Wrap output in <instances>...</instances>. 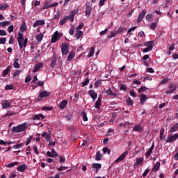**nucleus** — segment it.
<instances>
[{
    "label": "nucleus",
    "mask_w": 178,
    "mask_h": 178,
    "mask_svg": "<svg viewBox=\"0 0 178 178\" xmlns=\"http://www.w3.org/2000/svg\"><path fill=\"white\" fill-rule=\"evenodd\" d=\"M17 41H18L19 49H22L23 47H24V51L26 47H27V42H29V39L27 38L24 39V35H23V33H19L18 37H17Z\"/></svg>",
    "instance_id": "f257e3e1"
},
{
    "label": "nucleus",
    "mask_w": 178,
    "mask_h": 178,
    "mask_svg": "<svg viewBox=\"0 0 178 178\" xmlns=\"http://www.w3.org/2000/svg\"><path fill=\"white\" fill-rule=\"evenodd\" d=\"M27 122H24V124H19L17 127H13L12 129L13 133H22V131H26L27 130Z\"/></svg>",
    "instance_id": "f03ea898"
},
{
    "label": "nucleus",
    "mask_w": 178,
    "mask_h": 178,
    "mask_svg": "<svg viewBox=\"0 0 178 178\" xmlns=\"http://www.w3.org/2000/svg\"><path fill=\"white\" fill-rule=\"evenodd\" d=\"M49 95H51V92L48 91H42L39 93L37 101H42L43 98H47V97H49Z\"/></svg>",
    "instance_id": "7ed1b4c3"
},
{
    "label": "nucleus",
    "mask_w": 178,
    "mask_h": 178,
    "mask_svg": "<svg viewBox=\"0 0 178 178\" xmlns=\"http://www.w3.org/2000/svg\"><path fill=\"white\" fill-rule=\"evenodd\" d=\"M61 52L62 55H67L69 54V44L67 43H62Z\"/></svg>",
    "instance_id": "20e7f679"
},
{
    "label": "nucleus",
    "mask_w": 178,
    "mask_h": 178,
    "mask_svg": "<svg viewBox=\"0 0 178 178\" xmlns=\"http://www.w3.org/2000/svg\"><path fill=\"white\" fill-rule=\"evenodd\" d=\"M51 3V1H47L44 3V6L42 7V9H49V8H55V6H58V3Z\"/></svg>",
    "instance_id": "39448f33"
},
{
    "label": "nucleus",
    "mask_w": 178,
    "mask_h": 178,
    "mask_svg": "<svg viewBox=\"0 0 178 178\" xmlns=\"http://www.w3.org/2000/svg\"><path fill=\"white\" fill-rule=\"evenodd\" d=\"M178 138V134H175V135H170L168 137L165 143H170V144H172V143H175L176 140Z\"/></svg>",
    "instance_id": "423d86ee"
},
{
    "label": "nucleus",
    "mask_w": 178,
    "mask_h": 178,
    "mask_svg": "<svg viewBox=\"0 0 178 178\" xmlns=\"http://www.w3.org/2000/svg\"><path fill=\"white\" fill-rule=\"evenodd\" d=\"M56 60H58V57H56V53L54 52L51 60L50 67H51V69H54V67L56 66Z\"/></svg>",
    "instance_id": "0eeeda50"
},
{
    "label": "nucleus",
    "mask_w": 178,
    "mask_h": 178,
    "mask_svg": "<svg viewBox=\"0 0 178 178\" xmlns=\"http://www.w3.org/2000/svg\"><path fill=\"white\" fill-rule=\"evenodd\" d=\"M59 38V32L57 31H56L51 39V44H54V42H56V41H58V39Z\"/></svg>",
    "instance_id": "6e6552de"
},
{
    "label": "nucleus",
    "mask_w": 178,
    "mask_h": 178,
    "mask_svg": "<svg viewBox=\"0 0 178 178\" xmlns=\"http://www.w3.org/2000/svg\"><path fill=\"white\" fill-rule=\"evenodd\" d=\"M129 155V152L126 151L125 152H124L123 154H122L120 155V156H119L118 158V159L115 160V163H118L120 162V161H123L124 160V158H126V156Z\"/></svg>",
    "instance_id": "1a4fd4ad"
},
{
    "label": "nucleus",
    "mask_w": 178,
    "mask_h": 178,
    "mask_svg": "<svg viewBox=\"0 0 178 178\" xmlns=\"http://www.w3.org/2000/svg\"><path fill=\"white\" fill-rule=\"evenodd\" d=\"M45 24V21L44 20H36L33 24V27L35 29V27H38V26H44Z\"/></svg>",
    "instance_id": "9d476101"
},
{
    "label": "nucleus",
    "mask_w": 178,
    "mask_h": 178,
    "mask_svg": "<svg viewBox=\"0 0 178 178\" xmlns=\"http://www.w3.org/2000/svg\"><path fill=\"white\" fill-rule=\"evenodd\" d=\"M145 17V10H143L141 13L139 14V16L137 19V22L138 23H141L143 22V19Z\"/></svg>",
    "instance_id": "9b49d317"
},
{
    "label": "nucleus",
    "mask_w": 178,
    "mask_h": 178,
    "mask_svg": "<svg viewBox=\"0 0 178 178\" xmlns=\"http://www.w3.org/2000/svg\"><path fill=\"white\" fill-rule=\"evenodd\" d=\"M91 10H92L91 6L87 5L86 7V16L87 17H90V16H91Z\"/></svg>",
    "instance_id": "f8f14e48"
},
{
    "label": "nucleus",
    "mask_w": 178,
    "mask_h": 178,
    "mask_svg": "<svg viewBox=\"0 0 178 178\" xmlns=\"http://www.w3.org/2000/svg\"><path fill=\"white\" fill-rule=\"evenodd\" d=\"M88 94L90 95L93 101H95L97 99V97H98V94L92 90H89Z\"/></svg>",
    "instance_id": "ddd939ff"
},
{
    "label": "nucleus",
    "mask_w": 178,
    "mask_h": 178,
    "mask_svg": "<svg viewBox=\"0 0 178 178\" xmlns=\"http://www.w3.org/2000/svg\"><path fill=\"white\" fill-rule=\"evenodd\" d=\"M67 104H69V102L67 101V99H64L59 104L58 107L60 108V109H65Z\"/></svg>",
    "instance_id": "4468645a"
},
{
    "label": "nucleus",
    "mask_w": 178,
    "mask_h": 178,
    "mask_svg": "<svg viewBox=\"0 0 178 178\" xmlns=\"http://www.w3.org/2000/svg\"><path fill=\"white\" fill-rule=\"evenodd\" d=\"M101 104H102V97L99 96L95 102V108L96 109H99L101 108Z\"/></svg>",
    "instance_id": "2eb2a0df"
},
{
    "label": "nucleus",
    "mask_w": 178,
    "mask_h": 178,
    "mask_svg": "<svg viewBox=\"0 0 178 178\" xmlns=\"http://www.w3.org/2000/svg\"><path fill=\"white\" fill-rule=\"evenodd\" d=\"M42 66H44L42 63H38V64L35 65L34 70H33V73H37V72H38V70H40V69H41V67H42Z\"/></svg>",
    "instance_id": "dca6fc26"
},
{
    "label": "nucleus",
    "mask_w": 178,
    "mask_h": 178,
    "mask_svg": "<svg viewBox=\"0 0 178 178\" xmlns=\"http://www.w3.org/2000/svg\"><path fill=\"white\" fill-rule=\"evenodd\" d=\"M106 94H107V95H111L112 97H118V95H119L118 92H113L111 88L106 90Z\"/></svg>",
    "instance_id": "f3484780"
},
{
    "label": "nucleus",
    "mask_w": 178,
    "mask_h": 178,
    "mask_svg": "<svg viewBox=\"0 0 178 178\" xmlns=\"http://www.w3.org/2000/svg\"><path fill=\"white\" fill-rule=\"evenodd\" d=\"M154 41L153 40H150V41L144 42L143 45L145 47H147V48H151L152 49V48H154Z\"/></svg>",
    "instance_id": "a211bd4d"
},
{
    "label": "nucleus",
    "mask_w": 178,
    "mask_h": 178,
    "mask_svg": "<svg viewBox=\"0 0 178 178\" xmlns=\"http://www.w3.org/2000/svg\"><path fill=\"white\" fill-rule=\"evenodd\" d=\"M154 148H155V145L154 143L152 144V146L149 149V150L146 152L145 155L147 157L151 156V154H152V151L154 150Z\"/></svg>",
    "instance_id": "6ab92c4d"
},
{
    "label": "nucleus",
    "mask_w": 178,
    "mask_h": 178,
    "mask_svg": "<svg viewBox=\"0 0 178 178\" xmlns=\"http://www.w3.org/2000/svg\"><path fill=\"white\" fill-rule=\"evenodd\" d=\"M154 148H155V145L154 143L152 144V146L149 149V150L146 152L145 155L147 157L151 156V154H152V151L154 150Z\"/></svg>",
    "instance_id": "aec40b11"
},
{
    "label": "nucleus",
    "mask_w": 178,
    "mask_h": 178,
    "mask_svg": "<svg viewBox=\"0 0 178 178\" xmlns=\"http://www.w3.org/2000/svg\"><path fill=\"white\" fill-rule=\"evenodd\" d=\"M148 99V97H147V95L145 94H141L140 96V104H144L147 100Z\"/></svg>",
    "instance_id": "412c9836"
},
{
    "label": "nucleus",
    "mask_w": 178,
    "mask_h": 178,
    "mask_svg": "<svg viewBox=\"0 0 178 178\" xmlns=\"http://www.w3.org/2000/svg\"><path fill=\"white\" fill-rule=\"evenodd\" d=\"M44 115L40 113V114H36L34 115L33 119L34 120H43L44 119Z\"/></svg>",
    "instance_id": "4be33fe9"
},
{
    "label": "nucleus",
    "mask_w": 178,
    "mask_h": 178,
    "mask_svg": "<svg viewBox=\"0 0 178 178\" xmlns=\"http://www.w3.org/2000/svg\"><path fill=\"white\" fill-rule=\"evenodd\" d=\"M26 169H27V165L26 164H22L19 166L17 167V170L18 172H24V170H26Z\"/></svg>",
    "instance_id": "5701e85b"
},
{
    "label": "nucleus",
    "mask_w": 178,
    "mask_h": 178,
    "mask_svg": "<svg viewBox=\"0 0 178 178\" xmlns=\"http://www.w3.org/2000/svg\"><path fill=\"white\" fill-rule=\"evenodd\" d=\"M74 55H75L74 51H70L67 58V62H70L71 60H73V59L74 58Z\"/></svg>",
    "instance_id": "b1692460"
},
{
    "label": "nucleus",
    "mask_w": 178,
    "mask_h": 178,
    "mask_svg": "<svg viewBox=\"0 0 178 178\" xmlns=\"http://www.w3.org/2000/svg\"><path fill=\"white\" fill-rule=\"evenodd\" d=\"M3 109H7V108L10 107V103L9 102L3 100L1 103Z\"/></svg>",
    "instance_id": "393cba45"
},
{
    "label": "nucleus",
    "mask_w": 178,
    "mask_h": 178,
    "mask_svg": "<svg viewBox=\"0 0 178 178\" xmlns=\"http://www.w3.org/2000/svg\"><path fill=\"white\" fill-rule=\"evenodd\" d=\"M42 38H44V34L42 33L37 34L35 36L37 42H41V41H42Z\"/></svg>",
    "instance_id": "a878e982"
},
{
    "label": "nucleus",
    "mask_w": 178,
    "mask_h": 178,
    "mask_svg": "<svg viewBox=\"0 0 178 178\" xmlns=\"http://www.w3.org/2000/svg\"><path fill=\"white\" fill-rule=\"evenodd\" d=\"M102 167V165H101V163H94L92 164V168H93V169H95V170L96 172H98V170H99V169H101Z\"/></svg>",
    "instance_id": "bb28decb"
},
{
    "label": "nucleus",
    "mask_w": 178,
    "mask_h": 178,
    "mask_svg": "<svg viewBox=\"0 0 178 178\" xmlns=\"http://www.w3.org/2000/svg\"><path fill=\"white\" fill-rule=\"evenodd\" d=\"M159 168H161V162L159 161L154 165L152 170V172H158Z\"/></svg>",
    "instance_id": "cd10ccee"
},
{
    "label": "nucleus",
    "mask_w": 178,
    "mask_h": 178,
    "mask_svg": "<svg viewBox=\"0 0 178 178\" xmlns=\"http://www.w3.org/2000/svg\"><path fill=\"white\" fill-rule=\"evenodd\" d=\"M13 67L15 69H19V67H20V64H19V58H15L14 60Z\"/></svg>",
    "instance_id": "c85d7f7f"
},
{
    "label": "nucleus",
    "mask_w": 178,
    "mask_h": 178,
    "mask_svg": "<svg viewBox=\"0 0 178 178\" xmlns=\"http://www.w3.org/2000/svg\"><path fill=\"white\" fill-rule=\"evenodd\" d=\"M178 129V123L175 124L173 127L170 128L169 130V133H175V131H177Z\"/></svg>",
    "instance_id": "c756f323"
},
{
    "label": "nucleus",
    "mask_w": 178,
    "mask_h": 178,
    "mask_svg": "<svg viewBox=\"0 0 178 178\" xmlns=\"http://www.w3.org/2000/svg\"><path fill=\"white\" fill-rule=\"evenodd\" d=\"M102 159V154H101V152H97L96 156H95V160L96 161H101Z\"/></svg>",
    "instance_id": "7c9ffc66"
},
{
    "label": "nucleus",
    "mask_w": 178,
    "mask_h": 178,
    "mask_svg": "<svg viewBox=\"0 0 178 178\" xmlns=\"http://www.w3.org/2000/svg\"><path fill=\"white\" fill-rule=\"evenodd\" d=\"M81 35H83V31H78L75 33V38L76 40H80Z\"/></svg>",
    "instance_id": "2f4dec72"
},
{
    "label": "nucleus",
    "mask_w": 178,
    "mask_h": 178,
    "mask_svg": "<svg viewBox=\"0 0 178 178\" xmlns=\"http://www.w3.org/2000/svg\"><path fill=\"white\" fill-rule=\"evenodd\" d=\"M67 20H69V17L65 16L63 19L60 21V26H63V24H65Z\"/></svg>",
    "instance_id": "473e14b6"
},
{
    "label": "nucleus",
    "mask_w": 178,
    "mask_h": 178,
    "mask_svg": "<svg viewBox=\"0 0 178 178\" xmlns=\"http://www.w3.org/2000/svg\"><path fill=\"white\" fill-rule=\"evenodd\" d=\"M10 69H12V67L9 65L6 69L3 70L2 74L3 77H5V76H6L9 73V71L10 70Z\"/></svg>",
    "instance_id": "72a5a7b5"
},
{
    "label": "nucleus",
    "mask_w": 178,
    "mask_h": 178,
    "mask_svg": "<svg viewBox=\"0 0 178 178\" xmlns=\"http://www.w3.org/2000/svg\"><path fill=\"white\" fill-rule=\"evenodd\" d=\"M94 54H95V47H92L90 49V51L89 52L88 54V58H91L92 56H94Z\"/></svg>",
    "instance_id": "f704fd0d"
},
{
    "label": "nucleus",
    "mask_w": 178,
    "mask_h": 178,
    "mask_svg": "<svg viewBox=\"0 0 178 178\" xmlns=\"http://www.w3.org/2000/svg\"><path fill=\"white\" fill-rule=\"evenodd\" d=\"M26 27H27L26 22H23L19 29L21 33H24V31H26Z\"/></svg>",
    "instance_id": "c9c22d12"
},
{
    "label": "nucleus",
    "mask_w": 178,
    "mask_h": 178,
    "mask_svg": "<svg viewBox=\"0 0 178 178\" xmlns=\"http://www.w3.org/2000/svg\"><path fill=\"white\" fill-rule=\"evenodd\" d=\"M81 115L82 116L83 120L84 122H87V120H88V118H87V113H86V111H83V112L81 113Z\"/></svg>",
    "instance_id": "e433bc0d"
},
{
    "label": "nucleus",
    "mask_w": 178,
    "mask_h": 178,
    "mask_svg": "<svg viewBox=\"0 0 178 178\" xmlns=\"http://www.w3.org/2000/svg\"><path fill=\"white\" fill-rule=\"evenodd\" d=\"M144 161V159L143 158L140 159H136V162L135 163V166H137L138 165H141L143 162Z\"/></svg>",
    "instance_id": "4c0bfd02"
},
{
    "label": "nucleus",
    "mask_w": 178,
    "mask_h": 178,
    "mask_svg": "<svg viewBox=\"0 0 178 178\" xmlns=\"http://www.w3.org/2000/svg\"><path fill=\"white\" fill-rule=\"evenodd\" d=\"M141 130H143V128L140 125H136L133 129L134 131H141Z\"/></svg>",
    "instance_id": "58836bf2"
},
{
    "label": "nucleus",
    "mask_w": 178,
    "mask_h": 178,
    "mask_svg": "<svg viewBox=\"0 0 178 178\" xmlns=\"http://www.w3.org/2000/svg\"><path fill=\"white\" fill-rule=\"evenodd\" d=\"M147 90H148V88L145 86H142L138 89V92H139L140 94L141 92H144V91H147Z\"/></svg>",
    "instance_id": "ea45409f"
},
{
    "label": "nucleus",
    "mask_w": 178,
    "mask_h": 178,
    "mask_svg": "<svg viewBox=\"0 0 178 178\" xmlns=\"http://www.w3.org/2000/svg\"><path fill=\"white\" fill-rule=\"evenodd\" d=\"M7 8H9L8 4H0V10H6Z\"/></svg>",
    "instance_id": "a19ab883"
},
{
    "label": "nucleus",
    "mask_w": 178,
    "mask_h": 178,
    "mask_svg": "<svg viewBox=\"0 0 178 178\" xmlns=\"http://www.w3.org/2000/svg\"><path fill=\"white\" fill-rule=\"evenodd\" d=\"M10 22L9 21L0 22V26L1 27H5V26H10Z\"/></svg>",
    "instance_id": "79ce46f5"
},
{
    "label": "nucleus",
    "mask_w": 178,
    "mask_h": 178,
    "mask_svg": "<svg viewBox=\"0 0 178 178\" xmlns=\"http://www.w3.org/2000/svg\"><path fill=\"white\" fill-rule=\"evenodd\" d=\"M104 154H108L109 155L111 154V150L107 147H104L102 149Z\"/></svg>",
    "instance_id": "37998d69"
},
{
    "label": "nucleus",
    "mask_w": 178,
    "mask_h": 178,
    "mask_svg": "<svg viewBox=\"0 0 178 178\" xmlns=\"http://www.w3.org/2000/svg\"><path fill=\"white\" fill-rule=\"evenodd\" d=\"M16 165H19V162H13V163H10L7 165L8 168H13L14 166H16Z\"/></svg>",
    "instance_id": "c03bdc74"
},
{
    "label": "nucleus",
    "mask_w": 178,
    "mask_h": 178,
    "mask_svg": "<svg viewBox=\"0 0 178 178\" xmlns=\"http://www.w3.org/2000/svg\"><path fill=\"white\" fill-rule=\"evenodd\" d=\"M152 14H147L145 17L146 20H147V22H152Z\"/></svg>",
    "instance_id": "a18cd8bd"
},
{
    "label": "nucleus",
    "mask_w": 178,
    "mask_h": 178,
    "mask_svg": "<svg viewBox=\"0 0 178 178\" xmlns=\"http://www.w3.org/2000/svg\"><path fill=\"white\" fill-rule=\"evenodd\" d=\"M125 30H127L126 27L120 26L117 31L118 34H120L121 33H123V31H125Z\"/></svg>",
    "instance_id": "49530a36"
},
{
    "label": "nucleus",
    "mask_w": 178,
    "mask_h": 178,
    "mask_svg": "<svg viewBox=\"0 0 178 178\" xmlns=\"http://www.w3.org/2000/svg\"><path fill=\"white\" fill-rule=\"evenodd\" d=\"M120 90L122 91H127V86L124 84H121L120 86Z\"/></svg>",
    "instance_id": "de8ad7c7"
},
{
    "label": "nucleus",
    "mask_w": 178,
    "mask_h": 178,
    "mask_svg": "<svg viewBox=\"0 0 178 178\" xmlns=\"http://www.w3.org/2000/svg\"><path fill=\"white\" fill-rule=\"evenodd\" d=\"M118 34H119V33H118V31H113V32L111 33V34L109 35V38H112L113 37H116V35H118Z\"/></svg>",
    "instance_id": "09e8293b"
},
{
    "label": "nucleus",
    "mask_w": 178,
    "mask_h": 178,
    "mask_svg": "<svg viewBox=\"0 0 178 178\" xmlns=\"http://www.w3.org/2000/svg\"><path fill=\"white\" fill-rule=\"evenodd\" d=\"M24 145V143L17 144L13 146V148H15V149H19V148L23 147Z\"/></svg>",
    "instance_id": "8fccbe9b"
},
{
    "label": "nucleus",
    "mask_w": 178,
    "mask_h": 178,
    "mask_svg": "<svg viewBox=\"0 0 178 178\" xmlns=\"http://www.w3.org/2000/svg\"><path fill=\"white\" fill-rule=\"evenodd\" d=\"M33 151H35V154H36V155H38L40 154V152H38V147H37L36 145H33Z\"/></svg>",
    "instance_id": "3c124183"
},
{
    "label": "nucleus",
    "mask_w": 178,
    "mask_h": 178,
    "mask_svg": "<svg viewBox=\"0 0 178 178\" xmlns=\"http://www.w3.org/2000/svg\"><path fill=\"white\" fill-rule=\"evenodd\" d=\"M31 140H33V136H29L26 142V145H29L31 143Z\"/></svg>",
    "instance_id": "603ef678"
},
{
    "label": "nucleus",
    "mask_w": 178,
    "mask_h": 178,
    "mask_svg": "<svg viewBox=\"0 0 178 178\" xmlns=\"http://www.w3.org/2000/svg\"><path fill=\"white\" fill-rule=\"evenodd\" d=\"M126 102L127 105H133V101L131 100V98L128 97L126 100Z\"/></svg>",
    "instance_id": "864d4df0"
},
{
    "label": "nucleus",
    "mask_w": 178,
    "mask_h": 178,
    "mask_svg": "<svg viewBox=\"0 0 178 178\" xmlns=\"http://www.w3.org/2000/svg\"><path fill=\"white\" fill-rule=\"evenodd\" d=\"M177 90V87L175 86L172 90H167L165 92V94H172V93H173L174 91H176Z\"/></svg>",
    "instance_id": "5fc2aeb1"
},
{
    "label": "nucleus",
    "mask_w": 178,
    "mask_h": 178,
    "mask_svg": "<svg viewBox=\"0 0 178 178\" xmlns=\"http://www.w3.org/2000/svg\"><path fill=\"white\" fill-rule=\"evenodd\" d=\"M101 83H102V81H101V79L97 80L95 83V87H96L97 88V87H99Z\"/></svg>",
    "instance_id": "6e6d98bb"
},
{
    "label": "nucleus",
    "mask_w": 178,
    "mask_h": 178,
    "mask_svg": "<svg viewBox=\"0 0 178 178\" xmlns=\"http://www.w3.org/2000/svg\"><path fill=\"white\" fill-rule=\"evenodd\" d=\"M90 83V79L88 78L86 79L83 83V87H86V86H88V83Z\"/></svg>",
    "instance_id": "4d7b16f0"
},
{
    "label": "nucleus",
    "mask_w": 178,
    "mask_h": 178,
    "mask_svg": "<svg viewBox=\"0 0 178 178\" xmlns=\"http://www.w3.org/2000/svg\"><path fill=\"white\" fill-rule=\"evenodd\" d=\"M150 29L151 30H155L156 29V23L153 22L150 24Z\"/></svg>",
    "instance_id": "13d9d810"
},
{
    "label": "nucleus",
    "mask_w": 178,
    "mask_h": 178,
    "mask_svg": "<svg viewBox=\"0 0 178 178\" xmlns=\"http://www.w3.org/2000/svg\"><path fill=\"white\" fill-rule=\"evenodd\" d=\"M0 44H6V38H0Z\"/></svg>",
    "instance_id": "bf43d9fd"
},
{
    "label": "nucleus",
    "mask_w": 178,
    "mask_h": 178,
    "mask_svg": "<svg viewBox=\"0 0 178 178\" xmlns=\"http://www.w3.org/2000/svg\"><path fill=\"white\" fill-rule=\"evenodd\" d=\"M150 51H152V48H150V47H146V48L143 49V52L144 54H145V53H147V52H149Z\"/></svg>",
    "instance_id": "052dcab7"
},
{
    "label": "nucleus",
    "mask_w": 178,
    "mask_h": 178,
    "mask_svg": "<svg viewBox=\"0 0 178 178\" xmlns=\"http://www.w3.org/2000/svg\"><path fill=\"white\" fill-rule=\"evenodd\" d=\"M169 80H170V79L169 78H165L164 79H163L161 81V84H166V83H168V81H169Z\"/></svg>",
    "instance_id": "680f3d73"
},
{
    "label": "nucleus",
    "mask_w": 178,
    "mask_h": 178,
    "mask_svg": "<svg viewBox=\"0 0 178 178\" xmlns=\"http://www.w3.org/2000/svg\"><path fill=\"white\" fill-rule=\"evenodd\" d=\"M5 90H13V85H7L5 87Z\"/></svg>",
    "instance_id": "e2e57ef3"
},
{
    "label": "nucleus",
    "mask_w": 178,
    "mask_h": 178,
    "mask_svg": "<svg viewBox=\"0 0 178 178\" xmlns=\"http://www.w3.org/2000/svg\"><path fill=\"white\" fill-rule=\"evenodd\" d=\"M149 170H151L149 168H147L145 170L144 173L143 174V177H145L148 173H149Z\"/></svg>",
    "instance_id": "0e129e2a"
},
{
    "label": "nucleus",
    "mask_w": 178,
    "mask_h": 178,
    "mask_svg": "<svg viewBox=\"0 0 178 178\" xmlns=\"http://www.w3.org/2000/svg\"><path fill=\"white\" fill-rule=\"evenodd\" d=\"M0 35L1 37H3V35H6V31L0 29Z\"/></svg>",
    "instance_id": "69168bd1"
},
{
    "label": "nucleus",
    "mask_w": 178,
    "mask_h": 178,
    "mask_svg": "<svg viewBox=\"0 0 178 178\" xmlns=\"http://www.w3.org/2000/svg\"><path fill=\"white\" fill-rule=\"evenodd\" d=\"M13 25H10L8 26V33L10 34L11 33H13Z\"/></svg>",
    "instance_id": "338daca9"
},
{
    "label": "nucleus",
    "mask_w": 178,
    "mask_h": 178,
    "mask_svg": "<svg viewBox=\"0 0 178 178\" xmlns=\"http://www.w3.org/2000/svg\"><path fill=\"white\" fill-rule=\"evenodd\" d=\"M42 111H51L52 109V107H49V106H44L42 107Z\"/></svg>",
    "instance_id": "774afa93"
}]
</instances>
